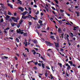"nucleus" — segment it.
<instances>
[{"instance_id": "obj_1", "label": "nucleus", "mask_w": 80, "mask_h": 80, "mask_svg": "<svg viewBox=\"0 0 80 80\" xmlns=\"http://www.w3.org/2000/svg\"><path fill=\"white\" fill-rule=\"evenodd\" d=\"M66 66H68V67L67 68V70H69V69L70 68H71L70 67V66L68 65V63H66Z\"/></svg>"}, {"instance_id": "obj_2", "label": "nucleus", "mask_w": 80, "mask_h": 80, "mask_svg": "<svg viewBox=\"0 0 80 80\" xmlns=\"http://www.w3.org/2000/svg\"><path fill=\"white\" fill-rule=\"evenodd\" d=\"M55 46L56 47H59V42H58V43L54 42Z\"/></svg>"}, {"instance_id": "obj_3", "label": "nucleus", "mask_w": 80, "mask_h": 80, "mask_svg": "<svg viewBox=\"0 0 80 80\" xmlns=\"http://www.w3.org/2000/svg\"><path fill=\"white\" fill-rule=\"evenodd\" d=\"M16 32L17 33H21V32H22V31L20 29H19V30L18 29H17Z\"/></svg>"}, {"instance_id": "obj_4", "label": "nucleus", "mask_w": 80, "mask_h": 80, "mask_svg": "<svg viewBox=\"0 0 80 80\" xmlns=\"http://www.w3.org/2000/svg\"><path fill=\"white\" fill-rule=\"evenodd\" d=\"M18 20H19V17H17V18H16V19H14V22H17V21Z\"/></svg>"}, {"instance_id": "obj_5", "label": "nucleus", "mask_w": 80, "mask_h": 80, "mask_svg": "<svg viewBox=\"0 0 80 80\" xmlns=\"http://www.w3.org/2000/svg\"><path fill=\"white\" fill-rule=\"evenodd\" d=\"M8 7H10V8H13V5H12L8 3Z\"/></svg>"}, {"instance_id": "obj_6", "label": "nucleus", "mask_w": 80, "mask_h": 80, "mask_svg": "<svg viewBox=\"0 0 80 80\" xmlns=\"http://www.w3.org/2000/svg\"><path fill=\"white\" fill-rule=\"evenodd\" d=\"M8 7H10V8H13V5H12L8 3Z\"/></svg>"}, {"instance_id": "obj_7", "label": "nucleus", "mask_w": 80, "mask_h": 80, "mask_svg": "<svg viewBox=\"0 0 80 80\" xmlns=\"http://www.w3.org/2000/svg\"><path fill=\"white\" fill-rule=\"evenodd\" d=\"M8 7H10V8H13V5H12L8 3Z\"/></svg>"}, {"instance_id": "obj_8", "label": "nucleus", "mask_w": 80, "mask_h": 80, "mask_svg": "<svg viewBox=\"0 0 80 80\" xmlns=\"http://www.w3.org/2000/svg\"><path fill=\"white\" fill-rule=\"evenodd\" d=\"M58 33H61L62 32V31L60 28H58Z\"/></svg>"}, {"instance_id": "obj_9", "label": "nucleus", "mask_w": 80, "mask_h": 80, "mask_svg": "<svg viewBox=\"0 0 80 80\" xmlns=\"http://www.w3.org/2000/svg\"><path fill=\"white\" fill-rule=\"evenodd\" d=\"M10 18V16L8 15H7L6 17H5V18L6 19V20H8V18Z\"/></svg>"}, {"instance_id": "obj_10", "label": "nucleus", "mask_w": 80, "mask_h": 80, "mask_svg": "<svg viewBox=\"0 0 80 80\" xmlns=\"http://www.w3.org/2000/svg\"><path fill=\"white\" fill-rule=\"evenodd\" d=\"M21 19H23V20H26V17L25 16L24 17V16H22Z\"/></svg>"}, {"instance_id": "obj_11", "label": "nucleus", "mask_w": 80, "mask_h": 80, "mask_svg": "<svg viewBox=\"0 0 80 80\" xmlns=\"http://www.w3.org/2000/svg\"><path fill=\"white\" fill-rule=\"evenodd\" d=\"M33 43H35V44H37V41L35 39L33 41Z\"/></svg>"}, {"instance_id": "obj_12", "label": "nucleus", "mask_w": 80, "mask_h": 80, "mask_svg": "<svg viewBox=\"0 0 80 80\" xmlns=\"http://www.w3.org/2000/svg\"><path fill=\"white\" fill-rule=\"evenodd\" d=\"M29 15V13H28V18H32V16H31V15Z\"/></svg>"}, {"instance_id": "obj_13", "label": "nucleus", "mask_w": 80, "mask_h": 80, "mask_svg": "<svg viewBox=\"0 0 80 80\" xmlns=\"http://www.w3.org/2000/svg\"><path fill=\"white\" fill-rule=\"evenodd\" d=\"M45 42L48 43V44H50V45H53V44L52 43L49 42L45 41Z\"/></svg>"}, {"instance_id": "obj_14", "label": "nucleus", "mask_w": 80, "mask_h": 80, "mask_svg": "<svg viewBox=\"0 0 80 80\" xmlns=\"http://www.w3.org/2000/svg\"><path fill=\"white\" fill-rule=\"evenodd\" d=\"M69 63L70 64L71 66H72V65H73V63L72 62V61H69Z\"/></svg>"}, {"instance_id": "obj_15", "label": "nucleus", "mask_w": 80, "mask_h": 80, "mask_svg": "<svg viewBox=\"0 0 80 80\" xmlns=\"http://www.w3.org/2000/svg\"><path fill=\"white\" fill-rule=\"evenodd\" d=\"M45 64H43V63H42V68H45Z\"/></svg>"}, {"instance_id": "obj_16", "label": "nucleus", "mask_w": 80, "mask_h": 80, "mask_svg": "<svg viewBox=\"0 0 80 80\" xmlns=\"http://www.w3.org/2000/svg\"><path fill=\"white\" fill-rule=\"evenodd\" d=\"M56 38L57 39V41L58 42H59V38H58V36H57L56 37Z\"/></svg>"}, {"instance_id": "obj_17", "label": "nucleus", "mask_w": 80, "mask_h": 80, "mask_svg": "<svg viewBox=\"0 0 80 80\" xmlns=\"http://www.w3.org/2000/svg\"><path fill=\"white\" fill-rule=\"evenodd\" d=\"M0 23H3V19L1 18V20H0Z\"/></svg>"}, {"instance_id": "obj_18", "label": "nucleus", "mask_w": 80, "mask_h": 80, "mask_svg": "<svg viewBox=\"0 0 80 80\" xmlns=\"http://www.w3.org/2000/svg\"><path fill=\"white\" fill-rule=\"evenodd\" d=\"M11 24L12 27H14L15 26V24H14V22H13V23H12Z\"/></svg>"}, {"instance_id": "obj_19", "label": "nucleus", "mask_w": 80, "mask_h": 80, "mask_svg": "<svg viewBox=\"0 0 80 80\" xmlns=\"http://www.w3.org/2000/svg\"><path fill=\"white\" fill-rule=\"evenodd\" d=\"M21 14L23 16L25 15H26V12H24L23 13H22Z\"/></svg>"}, {"instance_id": "obj_20", "label": "nucleus", "mask_w": 80, "mask_h": 80, "mask_svg": "<svg viewBox=\"0 0 80 80\" xmlns=\"http://www.w3.org/2000/svg\"><path fill=\"white\" fill-rule=\"evenodd\" d=\"M17 1L18 2H19V3L20 4V5H22V1H20V0H17Z\"/></svg>"}, {"instance_id": "obj_21", "label": "nucleus", "mask_w": 80, "mask_h": 80, "mask_svg": "<svg viewBox=\"0 0 80 80\" xmlns=\"http://www.w3.org/2000/svg\"><path fill=\"white\" fill-rule=\"evenodd\" d=\"M58 65H60V67H62V63H60L58 62Z\"/></svg>"}, {"instance_id": "obj_22", "label": "nucleus", "mask_w": 80, "mask_h": 80, "mask_svg": "<svg viewBox=\"0 0 80 80\" xmlns=\"http://www.w3.org/2000/svg\"><path fill=\"white\" fill-rule=\"evenodd\" d=\"M23 35L24 36H26V37H27V33L26 32L25 33H23Z\"/></svg>"}, {"instance_id": "obj_23", "label": "nucleus", "mask_w": 80, "mask_h": 80, "mask_svg": "<svg viewBox=\"0 0 80 80\" xmlns=\"http://www.w3.org/2000/svg\"><path fill=\"white\" fill-rule=\"evenodd\" d=\"M41 58H42V60H43V61H45H45H46V60H45V58H43L42 57H41Z\"/></svg>"}, {"instance_id": "obj_24", "label": "nucleus", "mask_w": 80, "mask_h": 80, "mask_svg": "<svg viewBox=\"0 0 80 80\" xmlns=\"http://www.w3.org/2000/svg\"><path fill=\"white\" fill-rule=\"evenodd\" d=\"M48 74H47V72L45 73V75L46 78L48 77Z\"/></svg>"}, {"instance_id": "obj_25", "label": "nucleus", "mask_w": 80, "mask_h": 80, "mask_svg": "<svg viewBox=\"0 0 80 80\" xmlns=\"http://www.w3.org/2000/svg\"><path fill=\"white\" fill-rule=\"evenodd\" d=\"M38 22L39 23H42L43 22V21L41 20H39Z\"/></svg>"}, {"instance_id": "obj_26", "label": "nucleus", "mask_w": 80, "mask_h": 80, "mask_svg": "<svg viewBox=\"0 0 80 80\" xmlns=\"http://www.w3.org/2000/svg\"><path fill=\"white\" fill-rule=\"evenodd\" d=\"M11 18L12 20H15V19H16V18L13 17H12Z\"/></svg>"}, {"instance_id": "obj_27", "label": "nucleus", "mask_w": 80, "mask_h": 80, "mask_svg": "<svg viewBox=\"0 0 80 80\" xmlns=\"http://www.w3.org/2000/svg\"><path fill=\"white\" fill-rule=\"evenodd\" d=\"M71 35H72V36H71L72 37H74L75 36L74 35H73V33L72 32L71 33Z\"/></svg>"}, {"instance_id": "obj_28", "label": "nucleus", "mask_w": 80, "mask_h": 80, "mask_svg": "<svg viewBox=\"0 0 80 80\" xmlns=\"http://www.w3.org/2000/svg\"><path fill=\"white\" fill-rule=\"evenodd\" d=\"M54 1L57 3V4H58V1H57V0H54Z\"/></svg>"}, {"instance_id": "obj_29", "label": "nucleus", "mask_w": 80, "mask_h": 80, "mask_svg": "<svg viewBox=\"0 0 80 80\" xmlns=\"http://www.w3.org/2000/svg\"><path fill=\"white\" fill-rule=\"evenodd\" d=\"M25 50H27V52H29V49H28L27 48H26L25 49Z\"/></svg>"}, {"instance_id": "obj_30", "label": "nucleus", "mask_w": 80, "mask_h": 80, "mask_svg": "<svg viewBox=\"0 0 80 80\" xmlns=\"http://www.w3.org/2000/svg\"><path fill=\"white\" fill-rule=\"evenodd\" d=\"M30 26L31 25H32V22H29V24H28Z\"/></svg>"}, {"instance_id": "obj_31", "label": "nucleus", "mask_w": 80, "mask_h": 80, "mask_svg": "<svg viewBox=\"0 0 80 80\" xmlns=\"http://www.w3.org/2000/svg\"><path fill=\"white\" fill-rule=\"evenodd\" d=\"M53 68H53V66H52V72H55V71H54V70H53Z\"/></svg>"}, {"instance_id": "obj_32", "label": "nucleus", "mask_w": 80, "mask_h": 80, "mask_svg": "<svg viewBox=\"0 0 80 80\" xmlns=\"http://www.w3.org/2000/svg\"><path fill=\"white\" fill-rule=\"evenodd\" d=\"M33 68L34 69H35V70H38V68H37V67H34Z\"/></svg>"}, {"instance_id": "obj_33", "label": "nucleus", "mask_w": 80, "mask_h": 80, "mask_svg": "<svg viewBox=\"0 0 80 80\" xmlns=\"http://www.w3.org/2000/svg\"><path fill=\"white\" fill-rule=\"evenodd\" d=\"M36 32H37V33L38 35H39L40 34V33H39V32H38V30H36Z\"/></svg>"}, {"instance_id": "obj_34", "label": "nucleus", "mask_w": 80, "mask_h": 80, "mask_svg": "<svg viewBox=\"0 0 80 80\" xmlns=\"http://www.w3.org/2000/svg\"><path fill=\"white\" fill-rule=\"evenodd\" d=\"M46 68H47V69H48V70H50V68H49V67L48 66H46Z\"/></svg>"}, {"instance_id": "obj_35", "label": "nucleus", "mask_w": 80, "mask_h": 80, "mask_svg": "<svg viewBox=\"0 0 80 80\" xmlns=\"http://www.w3.org/2000/svg\"><path fill=\"white\" fill-rule=\"evenodd\" d=\"M1 7L2 8H3V10H4V9H5V8H6V7H4V6H2Z\"/></svg>"}, {"instance_id": "obj_36", "label": "nucleus", "mask_w": 80, "mask_h": 80, "mask_svg": "<svg viewBox=\"0 0 80 80\" xmlns=\"http://www.w3.org/2000/svg\"><path fill=\"white\" fill-rule=\"evenodd\" d=\"M16 41H17L18 43V42H19V40L18 39V38H16Z\"/></svg>"}, {"instance_id": "obj_37", "label": "nucleus", "mask_w": 80, "mask_h": 80, "mask_svg": "<svg viewBox=\"0 0 80 80\" xmlns=\"http://www.w3.org/2000/svg\"><path fill=\"white\" fill-rule=\"evenodd\" d=\"M51 8L53 10H55V8L54 7H51Z\"/></svg>"}, {"instance_id": "obj_38", "label": "nucleus", "mask_w": 80, "mask_h": 80, "mask_svg": "<svg viewBox=\"0 0 80 80\" xmlns=\"http://www.w3.org/2000/svg\"><path fill=\"white\" fill-rule=\"evenodd\" d=\"M38 28H41V27L40 26V25H39V24H38Z\"/></svg>"}, {"instance_id": "obj_39", "label": "nucleus", "mask_w": 80, "mask_h": 80, "mask_svg": "<svg viewBox=\"0 0 80 80\" xmlns=\"http://www.w3.org/2000/svg\"><path fill=\"white\" fill-rule=\"evenodd\" d=\"M4 58H6V59L8 58V57L6 56H4Z\"/></svg>"}, {"instance_id": "obj_40", "label": "nucleus", "mask_w": 80, "mask_h": 80, "mask_svg": "<svg viewBox=\"0 0 80 80\" xmlns=\"http://www.w3.org/2000/svg\"><path fill=\"white\" fill-rule=\"evenodd\" d=\"M27 45H28V44H27V42H26L25 46V47H27Z\"/></svg>"}, {"instance_id": "obj_41", "label": "nucleus", "mask_w": 80, "mask_h": 80, "mask_svg": "<svg viewBox=\"0 0 80 80\" xmlns=\"http://www.w3.org/2000/svg\"><path fill=\"white\" fill-rule=\"evenodd\" d=\"M20 10H21V12H23V10H24V8H21Z\"/></svg>"}, {"instance_id": "obj_42", "label": "nucleus", "mask_w": 80, "mask_h": 80, "mask_svg": "<svg viewBox=\"0 0 80 80\" xmlns=\"http://www.w3.org/2000/svg\"><path fill=\"white\" fill-rule=\"evenodd\" d=\"M8 14L9 15H12L11 12H8Z\"/></svg>"}, {"instance_id": "obj_43", "label": "nucleus", "mask_w": 80, "mask_h": 80, "mask_svg": "<svg viewBox=\"0 0 80 80\" xmlns=\"http://www.w3.org/2000/svg\"><path fill=\"white\" fill-rule=\"evenodd\" d=\"M20 21L21 23H23V22L24 21L23 19H21Z\"/></svg>"}, {"instance_id": "obj_44", "label": "nucleus", "mask_w": 80, "mask_h": 80, "mask_svg": "<svg viewBox=\"0 0 80 80\" xmlns=\"http://www.w3.org/2000/svg\"><path fill=\"white\" fill-rule=\"evenodd\" d=\"M38 13H39V11H38L36 13V15H38Z\"/></svg>"}, {"instance_id": "obj_45", "label": "nucleus", "mask_w": 80, "mask_h": 80, "mask_svg": "<svg viewBox=\"0 0 80 80\" xmlns=\"http://www.w3.org/2000/svg\"><path fill=\"white\" fill-rule=\"evenodd\" d=\"M60 50H61V52H63V49L61 48Z\"/></svg>"}, {"instance_id": "obj_46", "label": "nucleus", "mask_w": 80, "mask_h": 80, "mask_svg": "<svg viewBox=\"0 0 80 80\" xmlns=\"http://www.w3.org/2000/svg\"><path fill=\"white\" fill-rule=\"evenodd\" d=\"M24 57H27V55L26 54H25L24 55Z\"/></svg>"}, {"instance_id": "obj_47", "label": "nucleus", "mask_w": 80, "mask_h": 80, "mask_svg": "<svg viewBox=\"0 0 80 80\" xmlns=\"http://www.w3.org/2000/svg\"><path fill=\"white\" fill-rule=\"evenodd\" d=\"M42 32H44V33H47V31H41Z\"/></svg>"}, {"instance_id": "obj_48", "label": "nucleus", "mask_w": 80, "mask_h": 80, "mask_svg": "<svg viewBox=\"0 0 80 80\" xmlns=\"http://www.w3.org/2000/svg\"><path fill=\"white\" fill-rule=\"evenodd\" d=\"M41 64L40 63H38V66H39L40 67H41Z\"/></svg>"}, {"instance_id": "obj_49", "label": "nucleus", "mask_w": 80, "mask_h": 80, "mask_svg": "<svg viewBox=\"0 0 80 80\" xmlns=\"http://www.w3.org/2000/svg\"><path fill=\"white\" fill-rule=\"evenodd\" d=\"M18 9H20V10L21 9V8H22V7H18Z\"/></svg>"}, {"instance_id": "obj_50", "label": "nucleus", "mask_w": 80, "mask_h": 80, "mask_svg": "<svg viewBox=\"0 0 80 80\" xmlns=\"http://www.w3.org/2000/svg\"><path fill=\"white\" fill-rule=\"evenodd\" d=\"M50 38H52V39H53V38H54V36H51Z\"/></svg>"}, {"instance_id": "obj_51", "label": "nucleus", "mask_w": 80, "mask_h": 80, "mask_svg": "<svg viewBox=\"0 0 80 80\" xmlns=\"http://www.w3.org/2000/svg\"><path fill=\"white\" fill-rule=\"evenodd\" d=\"M34 7H35V8H37V5L36 4L34 5Z\"/></svg>"}, {"instance_id": "obj_52", "label": "nucleus", "mask_w": 80, "mask_h": 80, "mask_svg": "<svg viewBox=\"0 0 80 80\" xmlns=\"http://www.w3.org/2000/svg\"><path fill=\"white\" fill-rule=\"evenodd\" d=\"M0 5H2L4 7V4H2V3H0Z\"/></svg>"}, {"instance_id": "obj_53", "label": "nucleus", "mask_w": 80, "mask_h": 80, "mask_svg": "<svg viewBox=\"0 0 80 80\" xmlns=\"http://www.w3.org/2000/svg\"><path fill=\"white\" fill-rule=\"evenodd\" d=\"M60 12H64V10L61 9L60 10Z\"/></svg>"}, {"instance_id": "obj_54", "label": "nucleus", "mask_w": 80, "mask_h": 80, "mask_svg": "<svg viewBox=\"0 0 80 80\" xmlns=\"http://www.w3.org/2000/svg\"><path fill=\"white\" fill-rule=\"evenodd\" d=\"M39 62L40 63H43V61H39Z\"/></svg>"}, {"instance_id": "obj_55", "label": "nucleus", "mask_w": 80, "mask_h": 80, "mask_svg": "<svg viewBox=\"0 0 80 80\" xmlns=\"http://www.w3.org/2000/svg\"><path fill=\"white\" fill-rule=\"evenodd\" d=\"M31 5H33V2H31Z\"/></svg>"}, {"instance_id": "obj_56", "label": "nucleus", "mask_w": 80, "mask_h": 80, "mask_svg": "<svg viewBox=\"0 0 80 80\" xmlns=\"http://www.w3.org/2000/svg\"><path fill=\"white\" fill-rule=\"evenodd\" d=\"M20 27V25H18L17 26V27H18V28H19Z\"/></svg>"}, {"instance_id": "obj_57", "label": "nucleus", "mask_w": 80, "mask_h": 80, "mask_svg": "<svg viewBox=\"0 0 80 80\" xmlns=\"http://www.w3.org/2000/svg\"><path fill=\"white\" fill-rule=\"evenodd\" d=\"M10 22H12V19H10Z\"/></svg>"}, {"instance_id": "obj_58", "label": "nucleus", "mask_w": 80, "mask_h": 80, "mask_svg": "<svg viewBox=\"0 0 80 80\" xmlns=\"http://www.w3.org/2000/svg\"><path fill=\"white\" fill-rule=\"evenodd\" d=\"M68 23L67 22H66V25H69V24H70V23H69V22H68Z\"/></svg>"}, {"instance_id": "obj_59", "label": "nucleus", "mask_w": 80, "mask_h": 80, "mask_svg": "<svg viewBox=\"0 0 80 80\" xmlns=\"http://www.w3.org/2000/svg\"><path fill=\"white\" fill-rule=\"evenodd\" d=\"M68 38L67 37H65L64 38V39H65V40H67Z\"/></svg>"}, {"instance_id": "obj_60", "label": "nucleus", "mask_w": 80, "mask_h": 80, "mask_svg": "<svg viewBox=\"0 0 80 80\" xmlns=\"http://www.w3.org/2000/svg\"><path fill=\"white\" fill-rule=\"evenodd\" d=\"M58 22L60 23H62V21H61V20H60V21L58 20Z\"/></svg>"}, {"instance_id": "obj_61", "label": "nucleus", "mask_w": 80, "mask_h": 80, "mask_svg": "<svg viewBox=\"0 0 80 80\" xmlns=\"http://www.w3.org/2000/svg\"><path fill=\"white\" fill-rule=\"evenodd\" d=\"M50 77H52V78H53V75H50Z\"/></svg>"}, {"instance_id": "obj_62", "label": "nucleus", "mask_w": 80, "mask_h": 80, "mask_svg": "<svg viewBox=\"0 0 80 80\" xmlns=\"http://www.w3.org/2000/svg\"><path fill=\"white\" fill-rule=\"evenodd\" d=\"M52 12L53 13V14H56V13H55V11H52Z\"/></svg>"}, {"instance_id": "obj_63", "label": "nucleus", "mask_w": 80, "mask_h": 80, "mask_svg": "<svg viewBox=\"0 0 80 80\" xmlns=\"http://www.w3.org/2000/svg\"><path fill=\"white\" fill-rule=\"evenodd\" d=\"M33 55H35L36 54V52L35 51L33 52Z\"/></svg>"}, {"instance_id": "obj_64", "label": "nucleus", "mask_w": 80, "mask_h": 80, "mask_svg": "<svg viewBox=\"0 0 80 80\" xmlns=\"http://www.w3.org/2000/svg\"><path fill=\"white\" fill-rule=\"evenodd\" d=\"M34 64L36 65H37V64H38V62H37L35 63Z\"/></svg>"}]
</instances>
